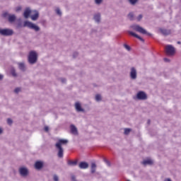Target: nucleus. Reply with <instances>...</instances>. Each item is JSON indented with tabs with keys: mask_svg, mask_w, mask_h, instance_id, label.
I'll return each instance as SVG.
<instances>
[{
	"mask_svg": "<svg viewBox=\"0 0 181 181\" xmlns=\"http://www.w3.org/2000/svg\"><path fill=\"white\" fill-rule=\"evenodd\" d=\"M67 144H69V140L67 139H61L59 140H58V141L56 143L55 146L57 148V150H59L58 151V158H63V145H67Z\"/></svg>",
	"mask_w": 181,
	"mask_h": 181,
	"instance_id": "nucleus-1",
	"label": "nucleus"
},
{
	"mask_svg": "<svg viewBox=\"0 0 181 181\" xmlns=\"http://www.w3.org/2000/svg\"><path fill=\"white\" fill-rule=\"evenodd\" d=\"M148 124H149L150 121L148 120Z\"/></svg>",
	"mask_w": 181,
	"mask_h": 181,
	"instance_id": "nucleus-48",
	"label": "nucleus"
},
{
	"mask_svg": "<svg viewBox=\"0 0 181 181\" xmlns=\"http://www.w3.org/2000/svg\"><path fill=\"white\" fill-rule=\"evenodd\" d=\"M14 92L16 93V94H18V93H20V92H21L20 88H16L14 90Z\"/></svg>",
	"mask_w": 181,
	"mask_h": 181,
	"instance_id": "nucleus-34",
	"label": "nucleus"
},
{
	"mask_svg": "<svg viewBox=\"0 0 181 181\" xmlns=\"http://www.w3.org/2000/svg\"><path fill=\"white\" fill-rule=\"evenodd\" d=\"M93 19L97 23H100V21H101V14L97 13L94 15Z\"/></svg>",
	"mask_w": 181,
	"mask_h": 181,
	"instance_id": "nucleus-18",
	"label": "nucleus"
},
{
	"mask_svg": "<svg viewBox=\"0 0 181 181\" xmlns=\"http://www.w3.org/2000/svg\"><path fill=\"white\" fill-rule=\"evenodd\" d=\"M136 69L132 67L130 71V78H132V80H136Z\"/></svg>",
	"mask_w": 181,
	"mask_h": 181,
	"instance_id": "nucleus-9",
	"label": "nucleus"
},
{
	"mask_svg": "<svg viewBox=\"0 0 181 181\" xmlns=\"http://www.w3.org/2000/svg\"><path fill=\"white\" fill-rule=\"evenodd\" d=\"M78 56V52H74V54H73V57L74 58H76V57H77Z\"/></svg>",
	"mask_w": 181,
	"mask_h": 181,
	"instance_id": "nucleus-39",
	"label": "nucleus"
},
{
	"mask_svg": "<svg viewBox=\"0 0 181 181\" xmlns=\"http://www.w3.org/2000/svg\"><path fill=\"white\" fill-rule=\"evenodd\" d=\"M124 47L125 48L126 50H128V52H129V50H131V47L129 46V45H127V44H124Z\"/></svg>",
	"mask_w": 181,
	"mask_h": 181,
	"instance_id": "nucleus-28",
	"label": "nucleus"
},
{
	"mask_svg": "<svg viewBox=\"0 0 181 181\" xmlns=\"http://www.w3.org/2000/svg\"><path fill=\"white\" fill-rule=\"evenodd\" d=\"M75 108L78 112H84V109L81 107V104L80 103L76 102L75 104Z\"/></svg>",
	"mask_w": 181,
	"mask_h": 181,
	"instance_id": "nucleus-13",
	"label": "nucleus"
},
{
	"mask_svg": "<svg viewBox=\"0 0 181 181\" xmlns=\"http://www.w3.org/2000/svg\"><path fill=\"white\" fill-rule=\"evenodd\" d=\"M129 4H130V5H133L135 6L136 5V3L138 2V0H127Z\"/></svg>",
	"mask_w": 181,
	"mask_h": 181,
	"instance_id": "nucleus-24",
	"label": "nucleus"
},
{
	"mask_svg": "<svg viewBox=\"0 0 181 181\" xmlns=\"http://www.w3.org/2000/svg\"><path fill=\"white\" fill-rule=\"evenodd\" d=\"M19 11H22V7H21V6L16 7V11L19 12Z\"/></svg>",
	"mask_w": 181,
	"mask_h": 181,
	"instance_id": "nucleus-35",
	"label": "nucleus"
},
{
	"mask_svg": "<svg viewBox=\"0 0 181 181\" xmlns=\"http://www.w3.org/2000/svg\"><path fill=\"white\" fill-rule=\"evenodd\" d=\"M128 18L130 21H134V13H129L128 14Z\"/></svg>",
	"mask_w": 181,
	"mask_h": 181,
	"instance_id": "nucleus-25",
	"label": "nucleus"
},
{
	"mask_svg": "<svg viewBox=\"0 0 181 181\" xmlns=\"http://www.w3.org/2000/svg\"><path fill=\"white\" fill-rule=\"evenodd\" d=\"M80 169H88V163L86 162H81L79 163Z\"/></svg>",
	"mask_w": 181,
	"mask_h": 181,
	"instance_id": "nucleus-17",
	"label": "nucleus"
},
{
	"mask_svg": "<svg viewBox=\"0 0 181 181\" xmlns=\"http://www.w3.org/2000/svg\"><path fill=\"white\" fill-rule=\"evenodd\" d=\"M71 180H72V181H77V180H76V177H75L74 175H73V176L71 177Z\"/></svg>",
	"mask_w": 181,
	"mask_h": 181,
	"instance_id": "nucleus-41",
	"label": "nucleus"
},
{
	"mask_svg": "<svg viewBox=\"0 0 181 181\" xmlns=\"http://www.w3.org/2000/svg\"><path fill=\"white\" fill-rule=\"evenodd\" d=\"M143 165H144V166H146V165H152L153 163V160H152L151 159H146L144 160L142 162Z\"/></svg>",
	"mask_w": 181,
	"mask_h": 181,
	"instance_id": "nucleus-20",
	"label": "nucleus"
},
{
	"mask_svg": "<svg viewBox=\"0 0 181 181\" xmlns=\"http://www.w3.org/2000/svg\"><path fill=\"white\" fill-rule=\"evenodd\" d=\"M56 12H57V15H62V11H60V9L57 8L56 10Z\"/></svg>",
	"mask_w": 181,
	"mask_h": 181,
	"instance_id": "nucleus-37",
	"label": "nucleus"
},
{
	"mask_svg": "<svg viewBox=\"0 0 181 181\" xmlns=\"http://www.w3.org/2000/svg\"><path fill=\"white\" fill-rule=\"evenodd\" d=\"M53 179L54 181H59V176H57V175H54Z\"/></svg>",
	"mask_w": 181,
	"mask_h": 181,
	"instance_id": "nucleus-32",
	"label": "nucleus"
},
{
	"mask_svg": "<svg viewBox=\"0 0 181 181\" xmlns=\"http://www.w3.org/2000/svg\"><path fill=\"white\" fill-rule=\"evenodd\" d=\"M128 33H129V35H131L132 36L136 37V39L140 40L141 42H144V40L141 37V36L138 35L136 33H135L132 31H129Z\"/></svg>",
	"mask_w": 181,
	"mask_h": 181,
	"instance_id": "nucleus-16",
	"label": "nucleus"
},
{
	"mask_svg": "<svg viewBox=\"0 0 181 181\" xmlns=\"http://www.w3.org/2000/svg\"><path fill=\"white\" fill-rule=\"evenodd\" d=\"M44 129H45V132H49V127H47V126L45 127Z\"/></svg>",
	"mask_w": 181,
	"mask_h": 181,
	"instance_id": "nucleus-40",
	"label": "nucleus"
},
{
	"mask_svg": "<svg viewBox=\"0 0 181 181\" xmlns=\"http://www.w3.org/2000/svg\"><path fill=\"white\" fill-rule=\"evenodd\" d=\"M13 122L11 119H7V124H8V125H12Z\"/></svg>",
	"mask_w": 181,
	"mask_h": 181,
	"instance_id": "nucleus-33",
	"label": "nucleus"
},
{
	"mask_svg": "<svg viewBox=\"0 0 181 181\" xmlns=\"http://www.w3.org/2000/svg\"><path fill=\"white\" fill-rule=\"evenodd\" d=\"M35 168L37 170H40V169H42V168H43V162H42V161H37L35 163Z\"/></svg>",
	"mask_w": 181,
	"mask_h": 181,
	"instance_id": "nucleus-15",
	"label": "nucleus"
},
{
	"mask_svg": "<svg viewBox=\"0 0 181 181\" xmlns=\"http://www.w3.org/2000/svg\"><path fill=\"white\" fill-rule=\"evenodd\" d=\"M104 162L106 163L107 166H111V163L107 159L104 160Z\"/></svg>",
	"mask_w": 181,
	"mask_h": 181,
	"instance_id": "nucleus-30",
	"label": "nucleus"
},
{
	"mask_svg": "<svg viewBox=\"0 0 181 181\" xmlns=\"http://www.w3.org/2000/svg\"><path fill=\"white\" fill-rule=\"evenodd\" d=\"M0 35H1V36H12L13 35V30L9 28H0Z\"/></svg>",
	"mask_w": 181,
	"mask_h": 181,
	"instance_id": "nucleus-5",
	"label": "nucleus"
},
{
	"mask_svg": "<svg viewBox=\"0 0 181 181\" xmlns=\"http://www.w3.org/2000/svg\"><path fill=\"white\" fill-rule=\"evenodd\" d=\"M11 74L13 77H18V74H16V71L15 69H11Z\"/></svg>",
	"mask_w": 181,
	"mask_h": 181,
	"instance_id": "nucleus-26",
	"label": "nucleus"
},
{
	"mask_svg": "<svg viewBox=\"0 0 181 181\" xmlns=\"http://www.w3.org/2000/svg\"><path fill=\"white\" fill-rule=\"evenodd\" d=\"M95 100H96V101H101V95H95Z\"/></svg>",
	"mask_w": 181,
	"mask_h": 181,
	"instance_id": "nucleus-29",
	"label": "nucleus"
},
{
	"mask_svg": "<svg viewBox=\"0 0 181 181\" xmlns=\"http://www.w3.org/2000/svg\"><path fill=\"white\" fill-rule=\"evenodd\" d=\"M160 32L164 35V36H168V35H170V30L166 29H160Z\"/></svg>",
	"mask_w": 181,
	"mask_h": 181,
	"instance_id": "nucleus-19",
	"label": "nucleus"
},
{
	"mask_svg": "<svg viewBox=\"0 0 181 181\" xmlns=\"http://www.w3.org/2000/svg\"><path fill=\"white\" fill-rule=\"evenodd\" d=\"M61 81H62V83H66V79L65 78H62Z\"/></svg>",
	"mask_w": 181,
	"mask_h": 181,
	"instance_id": "nucleus-43",
	"label": "nucleus"
},
{
	"mask_svg": "<svg viewBox=\"0 0 181 181\" xmlns=\"http://www.w3.org/2000/svg\"><path fill=\"white\" fill-rule=\"evenodd\" d=\"M33 11H31L30 8H25L24 13H23V16L25 19H28V18H29V16H30V13H33Z\"/></svg>",
	"mask_w": 181,
	"mask_h": 181,
	"instance_id": "nucleus-12",
	"label": "nucleus"
},
{
	"mask_svg": "<svg viewBox=\"0 0 181 181\" xmlns=\"http://www.w3.org/2000/svg\"><path fill=\"white\" fill-rule=\"evenodd\" d=\"M4 18H8V21L9 23H13L15 21H16V16L15 14H9L8 12H5L3 13Z\"/></svg>",
	"mask_w": 181,
	"mask_h": 181,
	"instance_id": "nucleus-6",
	"label": "nucleus"
},
{
	"mask_svg": "<svg viewBox=\"0 0 181 181\" xmlns=\"http://www.w3.org/2000/svg\"><path fill=\"white\" fill-rule=\"evenodd\" d=\"M71 132L73 135H78V131L77 130V127L74 124H71Z\"/></svg>",
	"mask_w": 181,
	"mask_h": 181,
	"instance_id": "nucleus-14",
	"label": "nucleus"
},
{
	"mask_svg": "<svg viewBox=\"0 0 181 181\" xmlns=\"http://www.w3.org/2000/svg\"><path fill=\"white\" fill-rule=\"evenodd\" d=\"M164 62H170V60L168 58H164Z\"/></svg>",
	"mask_w": 181,
	"mask_h": 181,
	"instance_id": "nucleus-42",
	"label": "nucleus"
},
{
	"mask_svg": "<svg viewBox=\"0 0 181 181\" xmlns=\"http://www.w3.org/2000/svg\"><path fill=\"white\" fill-rule=\"evenodd\" d=\"M18 21H19L20 23H18L17 28H22V23H21V19H18Z\"/></svg>",
	"mask_w": 181,
	"mask_h": 181,
	"instance_id": "nucleus-36",
	"label": "nucleus"
},
{
	"mask_svg": "<svg viewBox=\"0 0 181 181\" xmlns=\"http://www.w3.org/2000/svg\"><path fill=\"white\" fill-rule=\"evenodd\" d=\"M142 18H143V16H142V14H140V15H139V16L137 17V21H141V19H142Z\"/></svg>",
	"mask_w": 181,
	"mask_h": 181,
	"instance_id": "nucleus-38",
	"label": "nucleus"
},
{
	"mask_svg": "<svg viewBox=\"0 0 181 181\" xmlns=\"http://www.w3.org/2000/svg\"><path fill=\"white\" fill-rule=\"evenodd\" d=\"M102 2L103 0H95V4H96V5H100Z\"/></svg>",
	"mask_w": 181,
	"mask_h": 181,
	"instance_id": "nucleus-31",
	"label": "nucleus"
},
{
	"mask_svg": "<svg viewBox=\"0 0 181 181\" xmlns=\"http://www.w3.org/2000/svg\"><path fill=\"white\" fill-rule=\"evenodd\" d=\"M2 132H4V130L2 129V128L0 127V135L1 134H2Z\"/></svg>",
	"mask_w": 181,
	"mask_h": 181,
	"instance_id": "nucleus-46",
	"label": "nucleus"
},
{
	"mask_svg": "<svg viewBox=\"0 0 181 181\" xmlns=\"http://www.w3.org/2000/svg\"><path fill=\"white\" fill-rule=\"evenodd\" d=\"M37 62V54L35 51H31L28 55V63L30 64H35Z\"/></svg>",
	"mask_w": 181,
	"mask_h": 181,
	"instance_id": "nucleus-3",
	"label": "nucleus"
},
{
	"mask_svg": "<svg viewBox=\"0 0 181 181\" xmlns=\"http://www.w3.org/2000/svg\"><path fill=\"white\" fill-rule=\"evenodd\" d=\"M18 67L20 69V70H21L22 71H25V64L24 63H19L18 64Z\"/></svg>",
	"mask_w": 181,
	"mask_h": 181,
	"instance_id": "nucleus-23",
	"label": "nucleus"
},
{
	"mask_svg": "<svg viewBox=\"0 0 181 181\" xmlns=\"http://www.w3.org/2000/svg\"><path fill=\"white\" fill-rule=\"evenodd\" d=\"M127 181H131V180H127Z\"/></svg>",
	"mask_w": 181,
	"mask_h": 181,
	"instance_id": "nucleus-49",
	"label": "nucleus"
},
{
	"mask_svg": "<svg viewBox=\"0 0 181 181\" xmlns=\"http://www.w3.org/2000/svg\"><path fill=\"white\" fill-rule=\"evenodd\" d=\"M2 78H4V75L0 74V80H2Z\"/></svg>",
	"mask_w": 181,
	"mask_h": 181,
	"instance_id": "nucleus-45",
	"label": "nucleus"
},
{
	"mask_svg": "<svg viewBox=\"0 0 181 181\" xmlns=\"http://www.w3.org/2000/svg\"><path fill=\"white\" fill-rule=\"evenodd\" d=\"M96 169H97V165H95V163H91V169H90L91 173H95Z\"/></svg>",
	"mask_w": 181,
	"mask_h": 181,
	"instance_id": "nucleus-21",
	"label": "nucleus"
},
{
	"mask_svg": "<svg viewBox=\"0 0 181 181\" xmlns=\"http://www.w3.org/2000/svg\"><path fill=\"white\" fill-rule=\"evenodd\" d=\"M18 172L22 177H28L29 176V169L26 167H20Z\"/></svg>",
	"mask_w": 181,
	"mask_h": 181,
	"instance_id": "nucleus-7",
	"label": "nucleus"
},
{
	"mask_svg": "<svg viewBox=\"0 0 181 181\" xmlns=\"http://www.w3.org/2000/svg\"><path fill=\"white\" fill-rule=\"evenodd\" d=\"M165 52L168 56H173L176 52V49H175V47H173L172 45H167L165 47Z\"/></svg>",
	"mask_w": 181,
	"mask_h": 181,
	"instance_id": "nucleus-8",
	"label": "nucleus"
},
{
	"mask_svg": "<svg viewBox=\"0 0 181 181\" xmlns=\"http://www.w3.org/2000/svg\"><path fill=\"white\" fill-rule=\"evenodd\" d=\"M24 28H29V29H33L35 32H39L40 30V28L36 25L35 23L30 21H25L23 24Z\"/></svg>",
	"mask_w": 181,
	"mask_h": 181,
	"instance_id": "nucleus-4",
	"label": "nucleus"
},
{
	"mask_svg": "<svg viewBox=\"0 0 181 181\" xmlns=\"http://www.w3.org/2000/svg\"><path fill=\"white\" fill-rule=\"evenodd\" d=\"M177 43H178V44H180V42H178Z\"/></svg>",
	"mask_w": 181,
	"mask_h": 181,
	"instance_id": "nucleus-47",
	"label": "nucleus"
},
{
	"mask_svg": "<svg viewBox=\"0 0 181 181\" xmlns=\"http://www.w3.org/2000/svg\"><path fill=\"white\" fill-rule=\"evenodd\" d=\"M131 28L132 29H133V30H136V32H139V33H141L142 35H147V36H152V34L146 32V30H145V28L141 27L139 25H131Z\"/></svg>",
	"mask_w": 181,
	"mask_h": 181,
	"instance_id": "nucleus-2",
	"label": "nucleus"
},
{
	"mask_svg": "<svg viewBox=\"0 0 181 181\" xmlns=\"http://www.w3.org/2000/svg\"><path fill=\"white\" fill-rule=\"evenodd\" d=\"M30 18L32 21H37V18H39V12L36 10L33 11Z\"/></svg>",
	"mask_w": 181,
	"mask_h": 181,
	"instance_id": "nucleus-11",
	"label": "nucleus"
},
{
	"mask_svg": "<svg viewBox=\"0 0 181 181\" xmlns=\"http://www.w3.org/2000/svg\"><path fill=\"white\" fill-rule=\"evenodd\" d=\"M68 165L69 166H76L77 165V160L72 161V160H68Z\"/></svg>",
	"mask_w": 181,
	"mask_h": 181,
	"instance_id": "nucleus-22",
	"label": "nucleus"
},
{
	"mask_svg": "<svg viewBox=\"0 0 181 181\" xmlns=\"http://www.w3.org/2000/svg\"><path fill=\"white\" fill-rule=\"evenodd\" d=\"M129 132H131V129H124V135H129Z\"/></svg>",
	"mask_w": 181,
	"mask_h": 181,
	"instance_id": "nucleus-27",
	"label": "nucleus"
},
{
	"mask_svg": "<svg viewBox=\"0 0 181 181\" xmlns=\"http://www.w3.org/2000/svg\"><path fill=\"white\" fill-rule=\"evenodd\" d=\"M138 100H146V93L144 91H140L136 95Z\"/></svg>",
	"mask_w": 181,
	"mask_h": 181,
	"instance_id": "nucleus-10",
	"label": "nucleus"
},
{
	"mask_svg": "<svg viewBox=\"0 0 181 181\" xmlns=\"http://www.w3.org/2000/svg\"><path fill=\"white\" fill-rule=\"evenodd\" d=\"M164 181H172V180H170V178H166L164 180Z\"/></svg>",
	"mask_w": 181,
	"mask_h": 181,
	"instance_id": "nucleus-44",
	"label": "nucleus"
}]
</instances>
